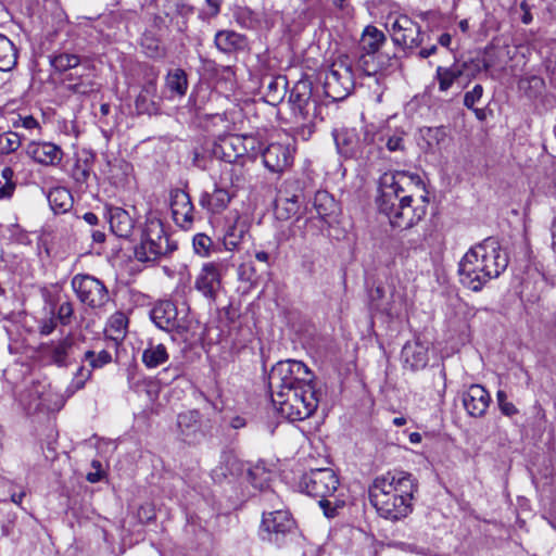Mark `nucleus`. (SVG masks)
Segmentation results:
<instances>
[{"label":"nucleus","mask_w":556,"mask_h":556,"mask_svg":"<svg viewBox=\"0 0 556 556\" xmlns=\"http://www.w3.org/2000/svg\"><path fill=\"white\" fill-rule=\"evenodd\" d=\"M378 191V210L393 228L409 229L427 214L428 194L418 174L386 172L379 178Z\"/></svg>","instance_id":"obj_1"},{"label":"nucleus","mask_w":556,"mask_h":556,"mask_svg":"<svg viewBox=\"0 0 556 556\" xmlns=\"http://www.w3.org/2000/svg\"><path fill=\"white\" fill-rule=\"evenodd\" d=\"M508 254L494 237L470 248L458 264L460 283L477 292L491 279L497 278L508 266Z\"/></svg>","instance_id":"obj_2"},{"label":"nucleus","mask_w":556,"mask_h":556,"mask_svg":"<svg viewBox=\"0 0 556 556\" xmlns=\"http://www.w3.org/2000/svg\"><path fill=\"white\" fill-rule=\"evenodd\" d=\"M416 484L405 471H388L377 477L369 488V500L381 518L397 521L412 511Z\"/></svg>","instance_id":"obj_3"},{"label":"nucleus","mask_w":556,"mask_h":556,"mask_svg":"<svg viewBox=\"0 0 556 556\" xmlns=\"http://www.w3.org/2000/svg\"><path fill=\"white\" fill-rule=\"evenodd\" d=\"M340 482L336 472L331 468H317L302 476L299 486L302 492L309 496L318 497L319 507L324 516L332 519L340 516L341 510L345 508V502L328 497L333 496Z\"/></svg>","instance_id":"obj_4"},{"label":"nucleus","mask_w":556,"mask_h":556,"mask_svg":"<svg viewBox=\"0 0 556 556\" xmlns=\"http://www.w3.org/2000/svg\"><path fill=\"white\" fill-rule=\"evenodd\" d=\"M315 382V374L303 362L295 359L278 362L273 366L268 376L271 400L283 396L286 391Z\"/></svg>","instance_id":"obj_5"},{"label":"nucleus","mask_w":556,"mask_h":556,"mask_svg":"<svg viewBox=\"0 0 556 556\" xmlns=\"http://www.w3.org/2000/svg\"><path fill=\"white\" fill-rule=\"evenodd\" d=\"M320 397L321 392L315 382L286 391L283 396L274 397L273 403L279 406L282 416L291 421H300L309 418L316 412Z\"/></svg>","instance_id":"obj_6"},{"label":"nucleus","mask_w":556,"mask_h":556,"mask_svg":"<svg viewBox=\"0 0 556 556\" xmlns=\"http://www.w3.org/2000/svg\"><path fill=\"white\" fill-rule=\"evenodd\" d=\"M177 249L170 241L161 219L148 217L141 233V241L135 249V257L142 263L155 262Z\"/></svg>","instance_id":"obj_7"},{"label":"nucleus","mask_w":556,"mask_h":556,"mask_svg":"<svg viewBox=\"0 0 556 556\" xmlns=\"http://www.w3.org/2000/svg\"><path fill=\"white\" fill-rule=\"evenodd\" d=\"M211 151L214 157L226 163L254 162L260 151V141L253 136L231 134L214 141Z\"/></svg>","instance_id":"obj_8"},{"label":"nucleus","mask_w":556,"mask_h":556,"mask_svg":"<svg viewBox=\"0 0 556 556\" xmlns=\"http://www.w3.org/2000/svg\"><path fill=\"white\" fill-rule=\"evenodd\" d=\"M489 64L484 60L469 59L467 61L455 60L450 66H438L434 79L438 81L439 91L447 92L457 83L466 88L482 71H486Z\"/></svg>","instance_id":"obj_9"},{"label":"nucleus","mask_w":556,"mask_h":556,"mask_svg":"<svg viewBox=\"0 0 556 556\" xmlns=\"http://www.w3.org/2000/svg\"><path fill=\"white\" fill-rule=\"evenodd\" d=\"M71 286L77 299L92 311H104L111 301L104 282L92 275L77 274L72 278Z\"/></svg>","instance_id":"obj_10"},{"label":"nucleus","mask_w":556,"mask_h":556,"mask_svg":"<svg viewBox=\"0 0 556 556\" xmlns=\"http://www.w3.org/2000/svg\"><path fill=\"white\" fill-rule=\"evenodd\" d=\"M150 317L154 325L168 333L173 340L188 339L189 320L187 316H180L176 304L170 300L159 301L150 311Z\"/></svg>","instance_id":"obj_11"},{"label":"nucleus","mask_w":556,"mask_h":556,"mask_svg":"<svg viewBox=\"0 0 556 556\" xmlns=\"http://www.w3.org/2000/svg\"><path fill=\"white\" fill-rule=\"evenodd\" d=\"M355 88L354 73L348 58L333 62L325 75L324 92L332 102L346 99Z\"/></svg>","instance_id":"obj_12"},{"label":"nucleus","mask_w":556,"mask_h":556,"mask_svg":"<svg viewBox=\"0 0 556 556\" xmlns=\"http://www.w3.org/2000/svg\"><path fill=\"white\" fill-rule=\"evenodd\" d=\"M294 117L302 121L314 119L317 115V100L313 97V84L308 79H301L295 83L289 94Z\"/></svg>","instance_id":"obj_13"},{"label":"nucleus","mask_w":556,"mask_h":556,"mask_svg":"<svg viewBox=\"0 0 556 556\" xmlns=\"http://www.w3.org/2000/svg\"><path fill=\"white\" fill-rule=\"evenodd\" d=\"M391 36L394 45L413 53L425 42L421 27L407 15L397 16L391 24Z\"/></svg>","instance_id":"obj_14"},{"label":"nucleus","mask_w":556,"mask_h":556,"mask_svg":"<svg viewBox=\"0 0 556 556\" xmlns=\"http://www.w3.org/2000/svg\"><path fill=\"white\" fill-rule=\"evenodd\" d=\"M143 84L140 92L135 100V109L137 114L142 115H156L160 111V103L157 101V86L156 81L160 71L151 65H144Z\"/></svg>","instance_id":"obj_15"},{"label":"nucleus","mask_w":556,"mask_h":556,"mask_svg":"<svg viewBox=\"0 0 556 556\" xmlns=\"http://www.w3.org/2000/svg\"><path fill=\"white\" fill-rule=\"evenodd\" d=\"M314 207L317 217L307 218L305 224L307 227L316 229L315 235H319L331 226L340 214L341 208L334 198L325 190L315 193Z\"/></svg>","instance_id":"obj_16"},{"label":"nucleus","mask_w":556,"mask_h":556,"mask_svg":"<svg viewBox=\"0 0 556 556\" xmlns=\"http://www.w3.org/2000/svg\"><path fill=\"white\" fill-rule=\"evenodd\" d=\"M113 362L111 352L105 349L97 350L96 348L85 350L80 355L81 365L77 368L72 387L80 390L86 382L91 379L92 371L101 369Z\"/></svg>","instance_id":"obj_17"},{"label":"nucleus","mask_w":556,"mask_h":556,"mask_svg":"<svg viewBox=\"0 0 556 556\" xmlns=\"http://www.w3.org/2000/svg\"><path fill=\"white\" fill-rule=\"evenodd\" d=\"M224 264L220 262L204 263L195 277L194 289L210 304L214 303L223 289L222 271Z\"/></svg>","instance_id":"obj_18"},{"label":"nucleus","mask_w":556,"mask_h":556,"mask_svg":"<svg viewBox=\"0 0 556 556\" xmlns=\"http://www.w3.org/2000/svg\"><path fill=\"white\" fill-rule=\"evenodd\" d=\"M295 148L291 143L271 142L260 151L264 166L275 174H282L289 169L294 161Z\"/></svg>","instance_id":"obj_19"},{"label":"nucleus","mask_w":556,"mask_h":556,"mask_svg":"<svg viewBox=\"0 0 556 556\" xmlns=\"http://www.w3.org/2000/svg\"><path fill=\"white\" fill-rule=\"evenodd\" d=\"M176 426L178 439L189 445L199 444L205 437L202 415L197 409L178 414Z\"/></svg>","instance_id":"obj_20"},{"label":"nucleus","mask_w":556,"mask_h":556,"mask_svg":"<svg viewBox=\"0 0 556 556\" xmlns=\"http://www.w3.org/2000/svg\"><path fill=\"white\" fill-rule=\"evenodd\" d=\"M170 211L178 227L189 229L192 226L194 206L188 192L179 188L170 191Z\"/></svg>","instance_id":"obj_21"},{"label":"nucleus","mask_w":556,"mask_h":556,"mask_svg":"<svg viewBox=\"0 0 556 556\" xmlns=\"http://www.w3.org/2000/svg\"><path fill=\"white\" fill-rule=\"evenodd\" d=\"M75 338L72 334L41 345V352L59 367H67L76 350Z\"/></svg>","instance_id":"obj_22"},{"label":"nucleus","mask_w":556,"mask_h":556,"mask_svg":"<svg viewBox=\"0 0 556 556\" xmlns=\"http://www.w3.org/2000/svg\"><path fill=\"white\" fill-rule=\"evenodd\" d=\"M463 405L471 417H482L491 403V396L485 388L471 384L462 396Z\"/></svg>","instance_id":"obj_23"},{"label":"nucleus","mask_w":556,"mask_h":556,"mask_svg":"<svg viewBox=\"0 0 556 556\" xmlns=\"http://www.w3.org/2000/svg\"><path fill=\"white\" fill-rule=\"evenodd\" d=\"M333 139L338 152L346 159H363L361 136L353 128H342L333 131Z\"/></svg>","instance_id":"obj_24"},{"label":"nucleus","mask_w":556,"mask_h":556,"mask_svg":"<svg viewBox=\"0 0 556 556\" xmlns=\"http://www.w3.org/2000/svg\"><path fill=\"white\" fill-rule=\"evenodd\" d=\"M401 358L406 367L416 371L427 366L429 362V348L419 338L407 341L401 352Z\"/></svg>","instance_id":"obj_25"},{"label":"nucleus","mask_w":556,"mask_h":556,"mask_svg":"<svg viewBox=\"0 0 556 556\" xmlns=\"http://www.w3.org/2000/svg\"><path fill=\"white\" fill-rule=\"evenodd\" d=\"M26 153L35 162L46 165L55 166L63 157L62 149L52 142H30L26 148Z\"/></svg>","instance_id":"obj_26"},{"label":"nucleus","mask_w":556,"mask_h":556,"mask_svg":"<svg viewBox=\"0 0 556 556\" xmlns=\"http://www.w3.org/2000/svg\"><path fill=\"white\" fill-rule=\"evenodd\" d=\"M235 197V191H230L219 182V185H215L213 192H202L199 203L207 212L218 214L227 208Z\"/></svg>","instance_id":"obj_27"},{"label":"nucleus","mask_w":556,"mask_h":556,"mask_svg":"<svg viewBox=\"0 0 556 556\" xmlns=\"http://www.w3.org/2000/svg\"><path fill=\"white\" fill-rule=\"evenodd\" d=\"M264 100L270 105H278L286 97L288 79L283 75H267L262 78Z\"/></svg>","instance_id":"obj_28"},{"label":"nucleus","mask_w":556,"mask_h":556,"mask_svg":"<svg viewBox=\"0 0 556 556\" xmlns=\"http://www.w3.org/2000/svg\"><path fill=\"white\" fill-rule=\"evenodd\" d=\"M215 47L223 53L231 54L248 48V38L235 30H218L214 37Z\"/></svg>","instance_id":"obj_29"},{"label":"nucleus","mask_w":556,"mask_h":556,"mask_svg":"<svg viewBox=\"0 0 556 556\" xmlns=\"http://www.w3.org/2000/svg\"><path fill=\"white\" fill-rule=\"evenodd\" d=\"M108 219L110 229L116 237L128 239L131 236L135 223L127 211L122 207H110Z\"/></svg>","instance_id":"obj_30"},{"label":"nucleus","mask_w":556,"mask_h":556,"mask_svg":"<svg viewBox=\"0 0 556 556\" xmlns=\"http://www.w3.org/2000/svg\"><path fill=\"white\" fill-rule=\"evenodd\" d=\"M245 163L247 161L229 163L230 167L222 173L219 182L230 191H235V194L249 182V172L245 168Z\"/></svg>","instance_id":"obj_31"},{"label":"nucleus","mask_w":556,"mask_h":556,"mask_svg":"<svg viewBox=\"0 0 556 556\" xmlns=\"http://www.w3.org/2000/svg\"><path fill=\"white\" fill-rule=\"evenodd\" d=\"M264 501L262 521H289L291 519V513L273 491L264 493Z\"/></svg>","instance_id":"obj_32"},{"label":"nucleus","mask_w":556,"mask_h":556,"mask_svg":"<svg viewBox=\"0 0 556 556\" xmlns=\"http://www.w3.org/2000/svg\"><path fill=\"white\" fill-rule=\"evenodd\" d=\"M164 13L170 21L177 20L178 30L187 28V20L194 14V8L184 0H168L164 5Z\"/></svg>","instance_id":"obj_33"},{"label":"nucleus","mask_w":556,"mask_h":556,"mask_svg":"<svg viewBox=\"0 0 556 556\" xmlns=\"http://www.w3.org/2000/svg\"><path fill=\"white\" fill-rule=\"evenodd\" d=\"M391 58L382 53L362 52L357 60V68L366 76H377L390 66Z\"/></svg>","instance_id":"obj_34"},{"label":"nucleus","mask_w":556,"mask_h":556,"mask_svg":"<svg viewBox=\"0 0 556 556\" xmlns=\"http://www.w3.org/2000/svg\"><path fill=\"white\" fill-rule=\"evenodd\" d=\"M47 199L54 214L67 213L74 203L72 193L64 187L52 188L48 192Z\"/></svg>","instance_id":"obj_35"},{"label":"nucleus","mask_w":556,"mask_h":556,"mask_svg":"<svg viewBox=\"0 0 556 556\" xmlns=\"http://www.w3.org/2000/svg\"><path fill=\"white\" fill-rule=\"evenodd\" d=\"M290 531V523H261L258 535L263 541L280 545Z\"/></svg>","instance_id":"obj_36"},{"label":"nucleus","mask_w":556,"mask_h":556,"mask_svg":"<svg viewBox=\"0 0 556 556\" xmlns=\"http://www.w3.org/2000/svg\"><path fill=\"white\" fill-rule=\"evenodd\" d=\"M168 358L169 355L167 353V349L162 343L153 344L150 342L142 353V363L149 369H153L165 364Z\"/></svg>","instance_id":"obj_37"},{"label":"nucleus","mask_w":556,"mask_h":556,"mask_svg":"<svg viewBox=\"0 0 556 556\" xmlns=\"http://www.w3.org/2000/svg\"><path fill=\"white\" fill-rule=\"evenodd\" d=\"M187 73L182 68L169 71L165 77V86L173 96L182 98L188 90Z\"/></svg>","instance_id":"obj_38"},{"label":"nucleus","mask_w":556,"mask_h":556,"mask_svg":"<svg viewBox=\"0 0 556 556\" xmlns=\"http://www.w3.org/2000/svg\"><path fill=\"white\" fill-rule=\"evenodd\" d=\"M17 63V49L4 35L0 34V71L9 72Z\"/></svg>","instance_id":"obj_39"},{"label":"nucleus","mask_w":556,"mask_h":556,"mask_svg":"<svg viewBox=\"0 0 556 556\" xmlns=\"http://www.w3.org/2000/svg\"><path fill=\"white\" fill-rule=\"evenodd\" d=\"M386 41L384 34L374 26H367L361 38L359 47L362 52L378 53L381 45Z\"/></svg>","instance_id":"obj_40"},{"label":"nucleus","mask_w":556,"mask_h":556,"mask_svg":"<svg viewBox=\"0 0 556 556\" xmlns=\"http://www.w3.org/2000/svg\"><path fill=\"white\" fill-rule=\"evenodd\" d=\"M93 164V155H88L85 159H77L73 168L72 177L75 184L80 188L88 187V180L91 176Z\"/></svg>","instance_id":"obj_41"},{"label":"nucleus","mask_w":556,"mask_h":556,"mask_svg":"<svg viewBox=\"0 0 556 556\" xmlns=\"http://www.w3.org/2000/svg\"><path fill=\"white\" fill-rule=\"evenodd\" d=\"M248 480L253 488L265 491L269 486L271 480V472L263 463H257L248 469Z\"/></svg>","instance_id":"obj_42"},{"label":"nucleus","mask_w":556,"mask_h":556,"mask_svg":"<svg viewBox=\"0 0 556 556\" xmlns=\"http://www.w3.org/2000/svg\"><path fill=\"white\" fill-rule=\"evenodd\" d=\"M361 136V147H363V159L369 157L378 141H383V136L376 130L375 125H367Z\"/></svg>","instance_id":"obj_43"},{"label":"nucleus","mask_w":556,"mask_h":556,"mask_svg":"<svg viewBox=\"0 0 556 556\" xmlns=\"http://www.w3.org/2000/svg\"><path fill=\"white\" fill-rule=\"evenodd\" d=\"M389 293V288H384L383 286H377L371 289L369 292L370 306L372 309L382 313V314H392L393 306L391 304L384 303V299Z\"/></svg>","instance_id":"obj_44"},{"label":"nucleus","mask_w":556,"mask_h":556,"mask_svg":"<svg viewBox=\"0 0 556 556\" xmlns=\"http://www.w3.org/2000/svg\"><path fill=\"white\" fill-rule=\"evenodd\" d=\"M22 144L21 136L15 131L0 134V155L15 152Z\"/></svg>","instance_id":"obj_45"},{"label":"nucleus","mask_w":556,"mask_h":556,"mask_svg":"<svg viewBox=\"0 0 556 556\" xmlns=\"http://www.w3.org/2000/svg\"><path fill=\"white\" fill-rule=\"evenodd\" d=\"M80 59L76 54L60 53L51 56L50 63L58 72H65L70 68L76 67Z\"/></svg>","instance_id":"obj_46"},{"label":"nucleus","mask_w":556,"mask_h":556,"mask_svg":"<svg viewBox=\"0 0 556 556\" xmlns=\"http://www.w3.org/2000/svg\"><path fill=\"white\" fill-rule=\"evenodd\" d=\"M262 274L252 262H244L237 269L238 279L250 285L257 283Z\"/></svg>","instance_id":"obj_47"},{"label":"nucleus","mask_w":556,"mask_h":556,"mask_svg":"<svg viewBox=\"0 0 556 556\" xmlns=\"http://www.w3.org/2000/svg\"><path fill=\"white\" fill-rule=\"evenodd\" d=\"M195 254L201 257H208L215 250L212 239L205 233H197L192 240Z\"/></svg>","instance_id":"obj_48"},{"label":"nucleus","mask_w":556,"mask_h":556,"mask_svg":"<svg viewBox=\"0 0 556 556\" xmlns=\"http://www.w3.org/2000/svg\"><path fill=\"white\" fill-rule=\"evenodd\" d=\"M235 18L241 27L247 29H254L260 23L257 15L249 8H239Z\"/></svg>","instance_id":"obj_49"},{"label":"nucleus","mask_w":556,"mask_h":556,"mask_svg":"<svg viewBox=\"0 0 556 556\" xmlns=\"http://www.w3.org/2000/svg\"><path fill=\"white\" fill-rule=\"evenodd\" d=\"M484 88L480 84H476L471 90H468L464 94L463 104L466 109H473L482 100Z\"/></svg>","instance_id":"obj_50"},{"label":"nucleus","mask_w":556,"mask_h":556,"mask_svg":"<svg viewBox=\"0 0 556 556\" xmlns=\"http://www.w3.org/2000/svg\"><path fill=\"white\" fill-rule=\"evenodd\" d=\"M74 316V306L70 301H65L61 303L56 311L55 319L60 321L63 326H67L72 323Z\"/></svg>","instance_id":"obj_51"},{"label":"nucleus","mask_w":556,"mask_h":556,"mask_svg":"<svg viewBox=\"0 0 556 556\" xmlns=\"http://www.w3.org/2000/svg\"><path fill=\"white\" fill-rule=\"evenodd\" d=\"M254 257L258 263H261L260 270L264 274H267L270 270L276 260L273 254L264 250H255Z\"/></svg>","instance_id":"obj_52"},{"label":"nucleus","mask_w":556,"mask_h":556,"mask_svg":"<svg viewBox=\"0 0 556 556\" xmlns=\"http://www.w3.org/2000/svg\"><path fill=\"white\" fill-rule=\"evenodd\" d=\"M315 131L314 119L303 121V123L293 128L296 138L307 141Z\"/></svg>","instance_id":"obj_53"},{"label":"nucleus","mask_w":556,"mask_h":556,"mask_svg":"<svg viewBox=\"0 0 556 556\" xmlns=\"http://www.w3.org/2000/svg\"><path fill=\"white\" fill-rule=\"evenodd\" d=\"M402 302L403 301L401 294H397L394 288H389V293L384 299V303L391 304L393 306V313L386 315L390 318L397 316L402 306Z\"/></svg>","instance_id":"obj_54"},{"label":"nucleus","mask_w":556,"mask_h":556,"mask_svg":"<svg viewBox=\"0 0 556 556\" xmlns=\"http://www.w3.org/2000/svg\"><path fill=\"white\" fill-rule=\"evenodd\" d=\"M13 127L18 128L23 127L25 129L31 130L39 127V123L31 115L27 116H18L13 121Z\"/></svg>","instance_id":"obj_55"},{"label":"nucleus","mask_w":556,"mask_h":556,"mask_svg":"<svg viewBox=\"0 0 556 556\" xmlns=\"http://www.w3.org/2000/svg\"><path fill=\"white\" fill-rule=\"evenodd\" d=\"M70 90H72L74 93L87 96L96 90V84L92 81H79L73 85H70Z\"/></svg>","instance_id":"obj_56"},{"label":"nucleus","mask_w":556,"mask_h":556,"mask_svg":"<svg viewBox=\"0 0 556 556\" xmlns=\"http://www.w3.org/2000/svg\"><path fill=\"white\" fill-rule=\"evenodd\" d=\"M56 325H58V320L55 319L54 315H52L49 318H45L39 321V326H38L39 333L41 336H49L54 331V329L56 328Z\"/></svg>","instance_id":"obj_57"},{"label":"nucleus","mask_w":556,"mask_h":556,"mask_svg":"<svg viewBox=\"0 0 556 556\" xmlns=\"http://www.w3.org/2000/svg\"><path fill=\"white\" fill-rule=\"evenodd\" d=\"M386 146L391 152L401 151L404 149L403 137L399 135L391 136L388 138Z\"/></svg>","instance_id":"obj_58"},{"label":"nucleus","mask_w":556,"mask_h":556,"mask_svg":"<svg viewBox=\"0 0 556 556\" xmlns=\"http://www.w3.org/2000/svg\"><path fill=\"white\" fill-rule=\"evenodd\" d=\"M16 188V182L4 184L0 187V200L10 199Z\"/></svg>","instance_id":"obj_59"},{"label":"nucleus","mask_w":556,"mask_h":556,"mask_svg":"<svg viewBox=\"0 0 556 556\" xmlns=\"http://www.w3.org/2000/svg\"><path fill=\"white\" fill-rule=\"evenodd\" d=\"M205 3L210 8V16L215 17L219 14L223 0H205Z\"/></svg>","instance_id":"obj_60"},{"label":"nucleus","mask_w":556,"mask_h":556,"mask_svg":"<svg viewBox=\"0 0 556 556\" xmlns=\"http://www.w3.org/2000/svg\"><path fill=\"white\" fill-rule=\"evenodd\" d=\"M520 9L523 12L521 16V22L526 25L530 24L533 20L532 14L530 12V5L527 3V1H522L520 3Z\"/></svg>","instance_id":"obj_61"},{"label":"nucleus","mask_w":556,"mask_h":556,"mask_svg":"<svg viewBox=\"0 0 556 556\" xmlns=\"http://www.w3.org/2000/svg\"><path fill=\"white\" fill-rule=\"evenodd\" d=\"M500 410L502 412L503 415L507 417H511L519 413L518 408L511 402L508 401L500 407Z\"/></svg>","instance_id":"obj_62"},{"label":"nucleus","mask_w":556,"mask_h":556,"mask_svg":"<svg viewBox=\"0 0 556 556\" xmlns=\"http://www.w3.org/2000/svg\"><path fill=\"white\" fill-rule=\"evenodd\" d=\"M111 326L116 328L117 330H122L126 327V318L123 314H116L112 317Z\"/></svg>","instance_id":"obj_63"},{"label":"nucleus","mask_w":556,"mask_h":556,"mask_svg":"<svg viewBox=\"0 0 556 556\" xmlns=\"http://www.w3.org/2000/svg\"><path fill=\"white\" fill-rule=\"evenodd\" d=\"M475 113V116L478 121L484 122L488 118V115L491 114V110L488 108H477L470 109Z\"/></svg>","instance_id":"obj_64"}]
</instances>
